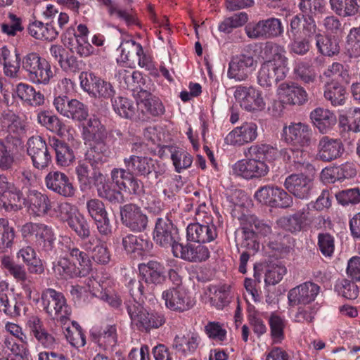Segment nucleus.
Wrapping results in <instances>:
<instances>
[{
    "instance_id": "obj_9",
    "label": "nucleus",
    "mask_w": 360,
    "mask_h": 360,
    "mask_svg": "<svg viewBox=\"0 0 360 360\" xmlns=\"http://www.w3.org/2000/svg\"><path fill=\"white\" fill-rule=\"evenodd\" d=\"M245 31L250 39H266L281 35L283 33V27L279 19L270 18L257 22L248 24L245 27Z\"/></svg>"
},
{
    "instance_id": "obj_32",
    "label": "nucleus",
    "mask_w": 360,
    "mask_h": 360,
    "mask_svg": "<svg viewBox=\"0 0 360 360\" xmlns=\"http://www.w3.org/2000/svg\"><path fill=\"white\" fill-rule=\"evenodd\" d=\"M0 64L3 66L4 72L10 78L18 76L20 68H22V59L17 49L9 50L6 46L0 49Z\"/></svg>"
},
{
    "instance_id": "obj_51",
    "label": "nucleus",
    "mask_w": 360,
    "mask_h": 360,
    "mask_svg": "<svg viewBox=\"0 0 360 360\" xmlns=\"http://www.w3.org/2000/svg\"><path fill=\"white\" fill-rule=\"evenodd\" d=\"M37 122L46 129L57 134H62L65 128L63 121L48 110H41L37 113Z\"/></svg>"
},
{
    "instance_id": "obj_49",
    "label": "nucleus",
    "mask_w": 360,
    "mask_h": 360,
    "mask_svg": "<svg viewBox=\"0 0 360 360\" xmlns=\"http://www.w3.org/2000/svg\"><path fill=\"white\" fill-rule=\"evenodd\" d=\"M331 10L339 16L351 17L360 8L359 0H329Z\"/></svg>"
},
{
    "instance_id": "obj_1",
    "label": "nucleus",
    "mask_w": 360,
    "mask_h": 360,
    "mask_svg": "<svg viewBox=\"0 0 360 360\" xmlns=\"http://www.w3.org/2000/svg\"><path fill=\"white\" fill-rule=\"evenodd\" d=\"M105 139V136L103 133L95 134L84 157L85 160L93 169L94 185L96 188L98 195L110 202L117 203L123 199L122 191L119 188H112V184L105 180L99 170V167L108 162L112 155L111 150L106 144Z\"/></svg>"
},
{
    "instance_id": "obj_16",
    "label": "nucleus",
    "mask_w": 360,
    "mask_h": 360,
    "mask_svg": "<svg viewBox=\"0 0 360 360\" xmlns=\"http://www.w3.org/2000/svg\"><path fill=\"white\" fill-rule=\"evenodd\" d=\"M312 129L302 122H291L283 129L282 136L285 141L293 146L305 147L311 144Z\"/></svg>"
},
{
    "instance_id": "obj_62",
    "label": "nucleus",
    "mask_w": 360,
    "mask_h": 360,
    "mask_svg": "<svg viewBox=\"0 0 360 360\" xmlns=\"http://www.w3.org/2000/svg\"><path fill=\"white\" fill-rule=\"evenodd\" d=\"M243 240L240 247L245 248L250 253L255 255L259 249V242L258 237L253 229L248 226H243Z\"/></svg>"
},
{
    "instance_id": "obj_57",
    "label": "nucleus",
    "mask_w": 360,
    "mask_h": 360,
    "mask_svg": "<svg viewBox=\"0 0 360 360\" xmlns=\"http://www.w3.org/2000/svg\"><path fill=\"white\" fill-rule=\"evenodd\" d=\"M242 220L246 226L254 229L257 237L258 236L266 237L272 233L271 226L264 221L259 220L254 214H244Z\"/></svg>"
},
{
    "instance_id": "obj_13",
    "label": "nucleus",
    "mask_w": 360,
    "mask_h": 360,
    "mask_svg": "<svg viewBox=\"0 0 360 360\" xmlns=\"http://www.w3.org/2000/svg\"><path fill=\"white\" fill-rule=\"evenodd\" d=\"M153 235L158 245L164 248L171 247L172 252L173 247L179 244L178 229L167 216L156 219Z\"/></svg>"
},
{
    "instance_id": "obj_28",
    "label": "nucleus",
    "mask_w": 360,
    "mask_h": 360,
    "mask_svg": "<svg viewBox=\"0 0 360 360\" xmlns=\"http://www.w3.org/2000/svg\"><path fill=\"white\" fill-rule=\"evenodd\" d=\"M217 236V228L212 223L206 224H201L198 222L191 223L186 229V238L188 241L198 243H210L213 241Z\"/></svg>"
},
{
    "instance_id": "obj_53",
    "label": "nucleus",
    "mask_w": 360,
    "mask_h": 360,
    "mask_svg": "<svg viewBox=\"0 0 360 360\" xmlns=\"http://www.w3.org/2000/svg\"><path fill=\"white\" fill-rule=\"evenodd\" d=\"M302 147H297L295 149H290L287 153L288 159L292 163L297 170H307L314 172V166L307 160V153Z\"/></svg>"
},
{
    "instance_id": "obj_6",
    "label": "nucleus",
    "mask_w": 360,
    "mask_h": 360,
    "mask_svg": "<svg viewBox=\"0 0 360 360\" xmlns=\"http://www.w3.org/2000/svg\"><path fill=\"white\" fill-rule=\"evenodd\" d=\"M79 82L82 89L94 98L112 99L115 94V90L110 82L92 72H82Z\"/></svg>"
},
{
    "instance_id": "obj_48",
    "label": "nucleus",
    "mask_w": 360,
    "mask_h": 360,
    "mask_svg": "<svg viewBox=\"0 0 360 360\" xmlns=\"http://www.w3.org/2000/svg\"><path fill=\"white\" fill-rule=\"evenodd\" d=\"M346 95L345 86L338 82L328 83L324 86V98L334 107L343 105L346 101Z\"/></svg>"
},
{
    "instance_id": "obj_36",
    "label": "nucleus",
    "mask_w": 360,
    "mask_h": 360,
    "mask_svg": "<svg viewBox=\"0 0 360 360\" xmlns=\"http://www.w3.org/2000/svg\"><path fill=\"white\" fill-rule=\"evenodd\" d=\"M200 341V337L197 333L188 332L183 335H176L174 340L173 347L176 352L186 356L196 351Z\"/></svg>"
},
{
    "instance_id": "obj_10",
    "label": "nucleus",
    "mask_w": 360,
    "mask_h": 360,
    "mask_svg": "<svg viewBox=\"0 0 360 360\" xmlns=\"http://www.w3.org/2000/svg\"><path fill=\"white\" fill-rule=\"evenodd\" d=\"M257 65V60L250 54L233 56L229 63L227 77L236 82L245 81L256 69Z\"/></svg>"
},
{
    "instance_id": "obj_35",
    "label": "nucleus",
    "mask_w": 360,
    "mask_h": 360,
    "mask_svg": "<svg viewBox=\"0 0 360 360\" xmlns=\"http://www.w3.org/2000/svg\"><path fill=\"white\" fill-rule=\"evenodd\" d=\"M123 161L124 167L134 176H148L153 169V160L148 157L131 155Z\"/></svg>"
},
{
    "instance_id": "obj_45",
    "label": "nucleus",
    "mask_w": 360,
    "mask_h": 360,
    "mask_svg": "<svg viewBox=\"0 0 360 360\" xmlns=\"http://www.w3.org/2000/svg\"><path fill=\"white\" fill-rule=\"evenodd\" d=\"M245 157L262 160L266 162L276 159L278 150L266 143L253 144L245 151Z\"/></svg>"
},
{
    "instance_id": "obj_21",
    "label": "nucleus",
    "mask_w": 360,
    "mask_h": 360,
    "mask_svg": "<svg viewBox=\"0 0 360 360\" xmlns=\"http://www.w3.org/2000/svg\"><path fill=\"white\" fill-rule=\"evenodd\" d=\"M320 292L316 283L307 281L290 290L288 299L290 306L307 304L314 301Z\"/></svg>"
},
{
    "instance_id": "obj_58",
    "label": "nucleus",
    "mask_w": 360,
    "mask_h": 360,
    "mask_svg": "<svg viewBox=\"0 0 360 360\" xmlns=\"http://www.w3.org/2000/svg\"><path fill=\"white\" fill-rule=\"evenodd\" d=\"M269 325L273 342L274 343L281 342L285 337V320L276 313H272L269 318Z\"/></svg>"
},
{
    "instance_id": "obj_50",
    "label": "nucleus",
    "mask_w": 360,
    "mask_h": 360,
    "mask_svg": "<svg viewBox=\"0 0 360 360\" xmlns=\"http://www.w3.org/2000/svg\"><path fill=\"white\" fill-rule=\"evenodd\" d=\"M15 238L14 228L7 219L0 218V253L6 255L13 248Z\"/></svg>"
},
{
    "instance_id": "obj_29",
    "label": "nucleus",
    "mask_w": 360,
    "mask_h": 360,
    "mask_svg": "<svg viewBox=\"0 0 360 360\" xmlns=\"http://www.w3.org/2000/svg\"><path fill=\"white\" fill-rule=\"evenodd\" d=\"M93 340L103 349H111L117 345L118 334L117 325L106 324L91 331Z\"/></svg>"
},
{
    "instance_id": "obj_12",
    "label": "nucleus",
    "mask_w": 360,
    "mask_h": 360,
    "mask_svg": "<svg viewBox=\"0 0 360 360\" xmlns=\"http://www.w3.org/2000/svg\"><path fill=\"white\" fill-rule=\"evenodd\" d=\"M27 153L33 167L37 169H45L52 162L47 143L40 136H33L27 140Z\"/></svg>"
},
{
    "instance_id": "obj_27",
    "label": "nucleus",
    "mask_w": 360,
    "mask_h": 360,
    "mask_svg": "<svg viewBox=\"0 0 360 360\" xmlns=\"http://www.w3.org/2000/svg\"><path fill=\"white\" fill-rule=\"evenodd\" d=\"M13 97L18 98L23 105L30 107H40L44 104V95L39 91L24 82L18 83L13 93Z\"/></svg>"
},
{
    "instance_id": "obj_17",
    "label": "nucleus",
    "mask_w": 360,
    "mask_h": 360,
    "mask_svg": "<svg viewBox=\"0 0 360 360\" xmlns=\"http://www.w3.org/2000/svg\"><path fill=\"white\" fill-rule=\"evenodd\" d=\"M300 34L308 38H314L317 50L323 56L332 57L340 52L338 40L330 35L323 34L317 25L302 31Z\"/></svg>"
},
{
    "instance_id": "obj_43",
    "label": "nucleus",
    "mask_w": 360,
    "mask_h": 360,
    "mask_svg": "<svg viewBox=\"0 0 360 360\" xmlns=\"http://www.w3.org/2000/svg\"><path fill=\"white\" fill-rule=\"evenodd\" d=\"M1 123L4 128H6L10 134H13L15 141L17 138L25 131V125L20 118L11 110H5L1 115Z\"/></svg>"
},
{
    "instance_id": "obj_64",
    "label": "nucleus",
    "mask_w": 360,
    "mask_h": 360,
    "mask_svg": "<svg viewBox=\"0 0 360 360\" xmlns=\"http://www.w3.org/2000/svg\"><path fill=\"white\" fill-rule=\"evenodd\" d=\"M347 50L351 57L360 56V25L352 27L347 36Z\"/></svg>"
},
{
    "instance_id": "obj_46",
    "label": "nucleus",
    "mask_w": 360,
    "mask_h": 360,
    "mask_svg": "<svg viewBox=\"0 0 360 360\" xmlns=\"http://www.w3.org/2000/svg\"><path fill=\"white\" fill-rule=\"evenodd\" d=\"M0 264L1 267L6 270L17 283L25 281V278L29 276L25 266L16 263L13 257L8 255L0 256Z\"/></svg>"
},
{
    "instance_id": "obj_47",
    "label": "nucleus",
    "mask_w": 360,
    "mask_h": 360,
    "mask_svg": "<svg viewBox=\"0 0 360 360\" xmlns=\"http://www.w3.org/2000/svg\"><path fill=\"white\" fill-rule=\"evenodd\" d=\"M52 269L58 278L69 279L80 277L76 264L65 257H60L56 262H53Z\"/></svg>"
},
{
    "instance_id": "obj_41",
    "label": "nucleus",
    "mask_w": 360,
    "mask_h": 360,
    "mask_svg": "<svg viewBox=\"0 0 360 360\" xmlns=\"http://www.w3.org/2000/svg\"><path fill=\"white\" fill-rule=\"evenodd\" d=\"M66 248L67 252L72 262H77L76 268L80 277L87 276L92 269V263L88 254L74 244L66 246Z\"/></svg>"
},
{
    "instance_id": "obj_37",
    "label": "nucleus",
    "mask_w": 360,
    "mask_h": 360,
    "mask_svg": "<svg viewBox=\"0 0 360 360\" xmlns=\"http://www.w3.org/2000/svg\"><path fill=\"white\" fill-rule=\"evenodd\" d=\"M140 275L146 283L160 284L165 281L164 268L156 261L139 265Z\"/></svg>"
},
{
    "instance_id": "obj_5",
    "label": "nucleus",
    "mask_w": 360,
    "mask_h": 360,
    "mask_svg": "<svg viewBox=\"0 0 360 360\" xmlns=\"http://www.w3.org/2000/svg\"><path fill=\"white\" fill-rule=\"evenodd\" d=\"M41 300L43 309L51 319L62 323L70 319L71 307L67 304L61 292L53 288H46L41 292Z\"/></svg>"
},
{
    "instance_id": "obj_33",
    "label": "nucleus",
    "mask_w": 360,
    "mask_h": 360,
    "mask_svg": "<svg viewBox=\"0 0 360 360\" xmlns=\"http://www.w3.org/2000/svg\"><path fill=\"white\" fill-rule=\"evenodd\" d=\"M309 117L314 126L323 134L330 131L338 121L333 111L321 107L313 110L310 112Z\"/></svg>"
},
{
    "instance_id": "obj_22",
    "label": "nucleus",
    "mask_w": 360,
    "mask_h": 360,
    "mask_svg": "<svg viewBox=\"0 0 360 360\" xmlns=\"http://www.w3.org/2000/svg\"><path fill=\"white\" fill-rule=\"evenodd\" d=\"M45 184L50 191L65 198H71L75 193V188L69 177L59 171L49 172L45 176Z\"/></svg>"
},
{
    "instance_id": "obj_52",
    "label": "nucleus",
    "mask_w": 360,
    "mask_h": 360,
    "mask_svg": "<svg viewBox=\"0 0 360 360\" xmlns=\"http://www.w3.org/2000/svg\"><path fill=\"white\" fill-rule=\"evenodd\" d=\"M30 209L37 216H44L51 208V202L49 197L44 193L33 191L30 196Z\"/></svg>"
},
{
    "instance_id": "obj_60",
    "label": "nucleus",
    "mask_w": 360,
    "mask_h": 360,
    "mask_svg": "<svg viewBox=\"0 0 360 360\" xmlns=\"http://www.w3.org/2000/svg\"><path fill=\"white\" fill-rule=\"evenodd\" d=\"M97 285L101 288H98V295H96L101 300L107 302L110 306L114 308H118L122 304L121 299L115 293L108 289V283L105 282L101 278L96 281Z\"/></svg>"
},
{
    "instance_id": "obj_24",
    "label": "nucleus",
    "mask_w": 360,
    "mask_h": 360,
    "mask_svg": "<svg viewBox=\"0 0 360 360\" xmlns=\"http://www.w3.org/2000/svg\"><path fill=\"white\" fill-rule=\"evenodd\" d=\"M288 71L282 67H277L272 61H265L261 65L257 72V83L263 88H270L283 80Z\"/></svg>"
},
{
    "instance_id": "obj_44",
    "label": "nucleus",
    "mask_w": 360,
    "mask_h": 360,
    "mask_svg": "<svg viewBox=\"0 0 360 360\" xmlns=\"http://www.w3.org/2000/svg\"><path fill=\"white\" fill-rule=\"evenodd\" d=\"M286 51L283 46L273 42H267L264 49V54L267 61H272L277 67H282L288 72V59L285 56Z\"/></svg>"
},
{
    "instance_id": "obj_40",
    "label": "nucleus",
    "mask_w": 360,
    "mask_h": 360,
    "mask_svg": "<svg viewBox=\"0 0 360 360\" xmlns=\"http://www.w3.org/2000/svg\"><path fill=\"white\" fill-rule=\"evenodd\" d=\"M122 51H127V54L124 53L122 56L123 62H129L131 60L133 55L137 57L138 64L141 68L149 70L151 66L150 60L143 53V48L139 43L134 40H127L121 46Z\"/></svg>"
},
{
    "instance_id": "obj_19",
    "label": "nucleus",
    "mask_w": 360,
    "mask_h": 360,
    "mask_svg": "<svg viewBox=\"0 0 360 360\" xmlns=\"http://www.w3.org/2000/svg\"><path fill=\"white\" fill-rule=\"evenodd\" d=\"M234 97L241 108L247 111L262 109L265 105L261 93L252 86H237Z\"/></svg>"
},
{
    "instance_id": "obj_23",
    "label": "nucleus",
    "mask_w": 360,
    "mask_h": 360,
    "mask_svg": "<svg viewBox=\"0 0 360 360\" xmlns=\"http://www.w3.org/2000/svg\"><path fill=\"white\" fill-rule=\"evenodd\" d=\"M284 186L295 197L308 199L313 188L312 179L303 174H292L286 177Z\"/></svg>"
},
{
    "instance_id": "obj_20",
    "label": "nucleus",
    "mask_w": 360,
    "mask_h": 360,
    "mask_svg": "<svg viewBox=\"0 0 360 360\" xmlns=\"http://www.w3.org/2000/svg\"><path fill=\"white\" fill-rule=\"evenodd\" d=\"M344 152V146L340 139L323 136L319 141L316 158L318 160L329 162L340 158Z\"/></svg>"
},
{
    "instance_id": "obj_55",
    "label": "nucleus",
    "mask_w": 360,
    "mask_h": 360,
    "mask_svg": "<svg viewBox=\"0 0 360 360\" xmlns=\"http://www.w3.org/2000/svg\"><path fill=\"white\" fill-rule=\"evenodd\" d=\"M22 198V193L18 188L6 193L0 198V209L4 210L6 212H15L22 208L20 200Z\"/></svg>"
},
{
    "instance_id": "obj_7",
    "label": "nucleus",
    "mask_w": 360,
    "mask_h": 360,
    "mask_svg": "<svg viewBox=\"0 0 360 360\" xmlns=\"http://www.w3.org/2000/svg\"><path fill=\"white\" fill-rule=\"evenodd\" d=\"M14 288L10 287L7 280L0 281V311L11 319L21 316L25 302L20 294L13 297Z\"/></svg>"
},
{
    "instance_id": "obj_34",
    "label": "nucleus",
    "mask_w": 360,
    "mask_h": 360,
    "mask_svg": "<svg viewBox=\"0 0 360 360\" xmlns=\"http://www.w3.org/2000/svg\"><path fill=\"white\" fill-rule=\"evenodd\" d=\"M122 246L128 253L134 257L142 256L148 253L153 248V243L147 238L133 234H128L122 238Z\"/></svg>"
},
{
    "instance_id": "obj_54",
    "label": "nucleus",
    "mask_w": 360,
    "mask_h": 360,
    "mask_svg": "<svg viewBox=\"0 0 360 360\" xmlns=\"http://www.w3.org/2000/svg\"><path fill=\"white\" fill-rule=\"evenodd\" d=\"M340 127L344 128V130L352 131L353 132L360 131V108H354L350 109L347 114L340 115L338 118Z\"/></svg>"
},
{
    "instance_id": "obj_25",
    "label": "nucleus",
    "mask_w": 360,
    "mask_h": 360,
    "mask_svg": "<svg viewBox=\"0 0 360 360\" xmlns=\"http://www.w3.org/2000/svg\"><path fill=\"white\" fill-rule=\"evenodd\" d=\"M165 306L175 311L183 312L191 309L193 303L187 293L181 288H172L162 292Z\"/></svg>"
},
{
    "instance_id": "obj_59",
    "label": "nucleus",
    "mask_w": 360,
    "mask_h": 360,
    "mask_svg": "<svg viewBox=\"0 0 360 360\" xmlns=\"http://www.w3.org/2000/svg\"><path fill=\"white\" fill-rule=\"evenodd\" d=\"M248 20V15L245 12H239L233 15L226 18L218 26L220 32L231 33L235 28L245 25Z\"/></svg>"
},
{
    "instance_id": "obj_4",
    "label": "nucleus",
    "mask_w": 360,
    "mask_h": 360,
    "mask_svg": "<svg viewBox=\"0 0 360 360\" xmlns=\"http://www.w3.org/2000/svg\"><path fill=\"white\" fill-rule=\"evenodd\" d=\"M124 305L131 324L141 331L149 332L153 329L159 328L165 323L163 314L150 311L142 303L134 301L124 302Z\"/></svg>"
},
{
    "instance_id": "obj_30",
    "label": "nucleus",
    "mask_w": 360,
    "mask_h": 360,
    "mask_svg": "<svg viewBox=\"0 0 360 360\" xmlns=\"http://www.w3.org/2000/svg\"><path fill=\"white\" fill-rule=\"evenodd\" d=\"M257 136V124L254 122H245L229 132L225 140L229 144L242 146L254 141Z\"/></svg>"
},
{
    "instance_id": "obj_61",
    "label": "nucleus",
    "mask_w": 360,
    "mask_h": 360,
    "mask_svg": "<svg viewBox=\"0 0 360 360\" xmlns=\"http://www.w3.org/2000/svg\"><path fill=\"white\" fill-rule=\"evenodd\" d=\"M142 94L145 98L141 103L148 113L153 116H160L164 114L165 107L158 98L153 96L146 91H143Z\"/></svg>"
},
{
    "instance_id": "obj_18",
    "label": "nucleus",
    "mask_w": 360,
    "mask_h": 360,
    "mask_svg": "<svg viewBox=\"0 0 360 360\" xmlns=\"http://www.w3.org/2000/svg\"><path fill=\"white\" fill-rule=\"evenodd\" d=\"M278 94L281 101L276 102L274 106L283 108V103L293 105H302L308 101V94L302 86L295 84L281 83L278 88Z\"/></svg>"
},
{
    "instance_id": "obj_31",
    "label": "nucleus",
    "mask_w": 360,
    "mask_h": 360,
    "mask_svg": "<svg viewBox=\"0 0 360 360\" xmlns=\"http://www.w3.org/2000/svg\"><path fill=\"white\" fill-rule=\"evenodd\" d=\"M311 221V204H307L301 210L281 219L285 229L292 233L300 232L310 224Z\"/></svg>"
},
{
    "instance_id": "obj_56",
    "label": "nucleus",
    "mask_w": 360,
    "mask_h": 360,
    "mask_svg": "<svg viewBox=\"0 0 360 360\" xmlns=\"http://www.w3.org/2000/svg\"><path fill=\"white\" fill-rule=\"evenodd\" d=\"M111 101L114 111L120 117L131 119L135 115L136 107L132 101L119 96L112 98Z\"/></svg>"
},
{
    "instance_id": "obj_63",
    "label": "nucleus",
    "mask_w": 360,
    "mask_h": 360,
    "mask_svg": "<svg viewBox=\"0 0 360 360\" xmlns=\"http://www.w3.org/2000/svg\"><path fill=\"white\" fill-rule=\"evenodd\" d=\"M335 289L339 295L346 299L354 300L359 295L358 286L354 282L347 279H342L337 282Z\"/></svg>"
},
{
    "instance_id": "obj_2",
    "label": "nucleus",
    "mask_w": 360,
    "mask_h": 360,
    "mask_svg": "<svg viewBox=\"0 0 360 360\" xmlns=\"http://www.w3.org/2000/svg\"><path fill=\"white\" fill-rule=\"evenodd\" d=\"M326 0H299L298 8L301 13L292 16L288 36L296 37L300 32L316 26L314 18L323 15L326 11Z\"/></svg>"
},
{
    "instance_id": "obj_14",
    "label": "nucleus",
    "mask_w": 360,
    "mask_h": 360,
    "mask_svg": "<svg viewBox=\"0 0 360 360\" xmlns=\"http://www.w3.org/2000/svg\"><path fill=\"white\" fill-rule=\"evenodd\" d=\"M233 174L250 180L265 176L269 167L264 161L247 157L246 159L238 160L232 167Z\"/></svg>"
},
{
    "instance_id": "obj_38",
    "label": "nucleus",
    "mask_w": 360,
    "mask_h": 360,
    "mask_svg": "<svg viewBox=\"0 0 360 360\" xmlns=\"http://www.w3.org/2000/svg\"><path fill=\"white\" fill-rule=\"evenodd\" d=\"M49 143L55 150L56 163L60 167H68L75 159L73 150L64 141L55 137L49 139Z\"/></svg>"
},
{
    "instance_id": "obj_26",
    "label": "nucleus",
    "mask_w": 360,
    "mask_h": 360,
    "mask_svg": "<svg viewBox=\"0 0 360 360\" xmlns=\"http://www.w3.org/2000/svg\"><path fill=\"white\" fill-rule=\"evenodd\" d=\"M173 255L190 262H202L210 257L209 249L202 245L179 243L173 247Z\"/></svg>"
},
{
    "instance_id": "obj_15",
    "label": "nucleus",
    "mask_w": 360,
    "mask_h": 360,
    "mask_svg": "<svg viewBox=\"0 0 360 360\" xmlns=\"http://www.w3.org/2000/svg\"><path fill=\"white\" fill-rule=\"evenodd\" d=\"M121 221L134 232H142L148 226V217L136 204L128 203L120 207Z\"/></svg>"
},
{
    "instance_id": "obj_39",
    "label": "nucleus",
    "mask_w": 360,
    "mask_h": 360,
    "mask_svg": "<svg viewBox=\"0 0 360 360\" xmlns=\"http://www.w3.org/2000/svg\"><path fill=\"white\" fill-rule=\"evenodd\" d=\"M16 257L22 260L30 274L40 275L44 272L42 262L37 257V252L32 247H22L17 252Z\"/></svg>"
},
{
    "instance_id": "obj_42",
    "label": "nucleus",
    "mask_w": 360,
    "mask_h": 360,
    "mask_svg": "<svg viewBox=\"0 0 360 360\" xmlns=\"http://www.w3.org/2000/svg\"><path fill=\"white\" fill-rule=\"evenodd\" d=\"M27 30L32 37L39 40L51 41L58 35V32L51 24L37 20L29 23Z\"/></svg>"
},
{
    "instance_id": "obj_3",
    "label": "nucleus",
    "mask_w": 360,
    "mask_h": 360,
    "mask_svg": "<svg viewBox=\"0 0 360 360\" xmlns=\"http://www.w3.org/2000/svg\"><path fill=\"white\" fill-rule=\"evenodd\" d=\"M22 70L27 79L36 85L47 86L54 77L49 62L36 52H30L22 57Z\"/></svg>"
},
{
    "instance_id": "obj_11",
    "label": "nucleus",
    "mask_w": 360,
    "mask_h": 360,
    "mask_svg": "<svg viewBox=\"0 0 360 360\" xmlns=\"http://www.w3.org/2000/svg\"><path fill=\"white\" fill-rule=\"evenodd\" d=\"M53 104L59 114L74 121L82 122L89 116L87 107L77 99L58 96L54 98Z\"/></svg>"
},
{
    "instance_id": "obj_8",
    "label": "nucleus",
    "mask_w": 360,
    "mask_h": 360,
    "mask_svg": "<svg viewBox=\"0 0 360 360\" xmlns=\"http://www.w3.org/2000/svg\"><path fill=\"white\" fill-rule=\"evenodd\" d=\"M254 196L260 203L272 207L288 208L293 202L292 198L286 191L270 185L259 188Z\"/></svg>"
}]
</instances>
